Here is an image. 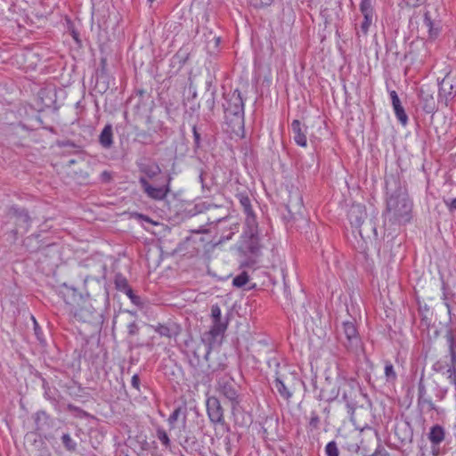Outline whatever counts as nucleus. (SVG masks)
I'll use <instances>...</instances> for the list:
<instances>
[{"instance_id": "obj_1", "label": "nucleus", "mask_w": 456, "mask_h": 456, "mask_svg": "<svg viewBox=\"0 0 456 456\" xmlns=\"http://www.w3.org/2000/svg\"><path fill=\"white\" fill-rule=\"evenodd\" d=\"M387 208L385 218L392 224H403L411 219L412 202L410 200L405 183L398 175L386 178Z\"/></svg>"}, {"instance_id": "obj_2", "label": "nucleus", "mask_w": 456, "mask_h": 456, "mask_svg": "<svg viewBox=\"0 0 456 456\" xmlns=\"http://www.w3.org/2000/svg\"><path fill=\"white\" fill-rule=\"evenodd\" d=\"M138 171L143 175L139 177V183L142 190L148 198L154 200H162L170 192L171 175L165 177L163 183L157 186L152 185L149 180H152L161 174L159 165L153 159L146 157L138 159L135 162Z\"/></svg>"}, {"instance_id": "obj_3", "label": "nucleus", "mask_w": 456, "mask_h": 456, "mask_svg": "<svg viewBox=\"0 0 456 456\" xmlns=\"http://www.w3.org/2000/svg\"><path fill=\"white\" fill-rule=\"evenodd\" d=\"M224 98L223 109L226 123L232 126V128L236 126L239 128L243 127L244 102L240 91L235 89L229 94H224Z\"/></svg>"}, {"instance_id": "obj_4", "label": "nucleus", "mask_w": 456, "mask_h": 456, "mask_svg": "<svg viewBox=\"0 0 456 456\" xmlns=\"http://www.w3.org/2000/svg\"><path fill=\"white\" fill-rule=\"evenodd\" d=\"M339 395L341 396V401L346 404L347 413L351 419L359 406V398L362 396L367 397V395L362 393L359 382L355 379L346 376L340 377Z\"/></svg>"}, {"instance_id": "obj_5", "label": "nucleus", "mask_w": 456, "mask_h": 456, "mask_svg": "<svg viewBox=\"0 0 456 456\" xmlns=\"http://www.w3.org/2000/svg\"><path fill=\"white\" fill-rule=\"evenodd\" d=\"M240 248L251 255L258 256L261 250L257 221L245 223L241 235Z\"/></svg>"}, {"instance_id": "obj_6", "label": "nucleus", "mask_w": 456, "mask_h": 456, "mask_svg": "<svg viewBox=\"0 0 456 456\" xmlns=\"http://www.w3.org/2000/svg\"><path fill=\"white\" fill-rule=\"evenodd\" d=\"M228 326L227 321H222V317L212 320V326L208 331L201 335V342L206 346V353L204 359L208 361L209 353L213 346L218 342L219 338H222Z\"/></svg>"}, {"instance_id": "obj_7", "label": "nucleus", "mask_w": 456, "mask_h": 456, "mask_svg": "<svg viewBox=\"0 0 456 456\" xmlns=\"http://www.w3.org/2000/svg\"><path fill=\"white\" fill-rule=\"evenodd\" d=\"M216 391L231 403L232 410L240 404L239 391L231 376L225 374L216 379Z\"/></svg>"}, {"instance_id": "obj_8", "label": "nucleus", "mask_w": 456, "mask_h": 456, "mask_svg": "<svg viewBox=\"0 0 456 456\" xmlns=\"http://www.w3.org/2000/svg\"><path fill=\"white\" fill-rule=\"evenodd\" d=\"M455 97L456 74L448 72L441 81H438V101L448 106Z\"/></svg>"}, {"instance_id": "obj_9", "label": "nucleus", "mask_w": 456, "mask_h": 456, "mask_svg": "<svg viewBox=\"0 0 456 456\" xmlns=\"http://www.w3.org/2000/svg\"><path fill=\"white\" fill-rule=\"evenodd\" d=\"M342 332L346 338L342 340L343 346L349 353L357 354L361 348V339L354 323L350 321L343 322Z\"/></svg>"}, {"instance_id": "obj_10", "label": "nucleus", "mask_w": 456, "mask_h": 456, "mask_svg": "<svg viewBox=\"0 0 456 456\" xmlns=\"http://www.w3.org/2000/svg\"><path fill=\"white\" fill-rule=\"evenodd\" d=\"M207 224H216L217 230L221 232L220 240H229L232 235L239 232V224L232 220L230 216H224L219 218H208Z\"/></svg>"}, {"instance_id": "obj_11", "label": "nucleus", "mask_w": 456, "mask_h": 456, "mask_svg": "<svg viewBox=\"0 0 456 456\" xmlns=\"http://www.w3.org/2000/svg\"><path fill=\"white\" fill-rule=\"evenodd\" d=\"M340 377L342 376H338L335 380L327 377L317 395V398L328 403L338 400L340 395Z\"/></svg>"}, {"instance_id": "obj_12", "label": "nucleus", "mask_w": 456, "mask_h": 456, "mask_svg": "<svg viewBox=\"0 0 456 456\" xmlns=\"http://www.w3.org/2000/svg\"><path fill=\"white\" fill-rule=\"evenodd\" d=\"M207 414L211 423L215 425H224V409L220 400L215 396H208L206 401Z\"/></svg>"}, {"instance_id": "obj_13", "label": "nucleus", "mask_w": 456, "mask_h": 456, "mask_svg": "<svg viewBox=\"0 0 456 456\" xmlns=\"http://www.w3.org/2000/svg\"><path fill=\"white\" fill-rule=\"evenodd\" d=\"M434 94V88L428 85H422L418 90L419 105L427 114H433L437 110Z\"/></svg>"}, {"instance_id": "obj_14", "label": "nucleus", "mask_w": 456, "mask_h": 456, "mask_svg": "<svg viewBox=\"0 0 456 456\" xmlns=\"http://www.w3.org/2000/svg\"><path fill=\"white\" fill-rule=\"evenodd\" d=\"M7 215L11 219H14L17 228L23 229L25 232L30 228L31 217L26 208L12 206L9 208ZM12 232L16 235L18 229L13 230Z\"/></svg>"}, {"instance_id": "obj_15", "label": "nucleus", "mask_w": 456, "mask_h": 456, "mask_svg": "<svg viewBox=\"0 0 456 456\" xmlns=\"http://www.w3.org/2000/svg\"><path fill=\"white\" fill-rule=\"evenodd\" d=\"M211 352L209 353V354ZM207 367L203 368L201 367L200 370L199 371L196 378L200 379L201 381H210L212 379V376L218 372V371H224L227 364L225 362V359L219 357L216 361L212 360L210 355L208 356V361H207Z\"/></svg>"}, {"instance_id": "obj_16", "label": "nucleus", "mask_w": 456, "mask_h": 456, "mask_svg": "<svg viewBox=\"0 0 456 456\" xmlns=\"http://www.w3.org/2000/svg\"><path fill=\"white\" fill-rule=\"evenodd\" d=\"M60 295L67 305L70 306V313H73L75 308H77L82 303L86 304L84 296L79 293L74 287L63 284L60 289Z\"/></svg>"}, {"instance_id": "obj_17", "label": "nucleus", "mask_w": 456, "mask_h": 456, "mask_svg": "<svg viewBox=\"0 0 456 456\" xmlns=\"http://www.w3.org/2000/svg\"><path fill=\"white\" fill-rule=\"evenodd\" d=\"M445 344L451 361H456V322H450L445 326L444 335Z\"/></svg>"}, {"instance_id": "obj_18", "label": "nucleus", "mask_w": 456, "mask_h": 456, "mask_svg": "<svg viewBox=\"0 0 456 456\" xmlns=\"http://www.w3.org/2000/svg\"><path fill=\"white\" fill-rule=\"evenodd\" d=\"M347 216L351 226L358 230L359 234L362 236L360 228L367 217L365 208L362 205H353L348 211Z\"/></svg>"}, {"instance_id": "obj_19", "label": "nucleus", "mask_w": 456, "mask_h": 456, "mask_svg": "<svg viewBox=\"0 0 456 456\" xmlns=\"http://www.w3.org/2000/svg\"><path fill=\"white\" fill-rule=\"evenodd\" d=\"M235 197L239 200L243 209V213L246 216L245 223H248L249 221H256V216L253 210L248 191L247 190L237 191Z\"/></svg>"}, {"instance_id": "obj_20", "label": "nucleus", "mask_w": 456, "mask_h": 456, "mask_svg": "<svg viewBox=\"0 0 456 456\" xmlns=\"http://www.w3.org/2000/svg\"><path fill=\"white\" fill-rule=\"evenodd\" d=\"M428 438L432 445L433 455L436 456L439 453V448L437 446L445 438V429L443 426L436 424L430 428L428 434Z\"/></svg>"}, {"instance_id": "obj_21", "label": "nucleus", "mask_w": 456, "mask_h": 456, "mask_svg": "<svg viewBox=\"0 0 456 456\" xmlns=\"http://www.w3.org/2000/svg\"><path fill=\"white\" fill-rule=\"evenodd\" d=\"M276 367L277 368L280 367L279 362L277 363ZM286 379H287V377L284 374H282L280 370H278V369H276L275 375H274V380H273L274 387L276 388L279 395L284 400L289 401L292 397L293 394L290 391V389L288 387V386L286 385Z\"/></svg>"}, {"instance_id": "obj_22", "label": "nucleus", "mask_w": 456, "mask_h": 456, "mask_svg": "<svg viewBox=\"0 0 456 456\" xmlns=\"http://www.w3.org/2000/svg\"><path fill=\"white\" fill-rule=\"evenodd\" d=\"M291 130L293 133L294 142L300 147L307 146V126L302 124L298 119H294L291 122Z\"/></svg>"}, {"instance_id": "obj_23", "label": "nucleus", "mask_w": 456, "mask_h": 456, "mask_svg": "<svg viewBox=\"0 0 456 456\" xmlns=\"http://www.w3.org/2000/svg\"><path fill=\"white\" fill-rule=\"evenodd\" d=\"M72 314L76 319L84 322H94L100 316V314L94 307L86 305H80L77 308H75Z\"/></svg>"}, {"instance_id": "obj_24", "label": "nucleus", "mask_w": 456, "mask_h": 456, "mask_svg": "<svg viewBox=\"0 0 456 456\" xmlns=\"http://www.w3.org/2000/svg\"><path fill=\"white\" fill-rule=\"evenodd\" d=\"M418 405L421 408L427 407L428 411L436 410V406L431 398L428 396L427 388L422 378L418 384Z\"/></svg>"}, {"instance_id": "obj_25", "label": "nucleus", "mask_w": 456, "mask_h": 456, "mask_svg": "<svg viewBox=\"0 0 456 456\" xmlns=\"http://www.w3.org/2000/svg\"><path fill=\"white\" fill-rule=\"evenodd\" d=\"M99 142L104 149H110L113 145V129L110 124L105 125L99 135Z\"/></svg>"}, {"instance_id": "obj_26", "label": "nucleus", "mask_w": 456, "mask_h": 456, "mask_svg": "<svg viewBox=\"0 0 456 456\" xmlns=\"http://www.w3.org/2000/svg\"><path fill=\"white\" fill-rule=\"evenodd\" d=\"M36 431L41 433L49 428L50 416L45 411H38L34 416Z\"/></svg>"}, {"instance_id": "obj_27", "label": "nucleus", "mask_w": 456, "mask_h": 456, "mask_svg": "<svg viewBox=\"0 0 456 456\" xmlns=\"http://www.w3.org/2000/svg\"><path fill=\"white\" fill-rule=\"evenodd\" d=\"M424 25L428 28L429 37L436 38L439 35V21L433 20L428 11L424 13Z\"/></svg>"}, {"instance_id": "obj_28", "label": "nucleus", "mask_w": 456, "mask_h": 456, "mask_svg": "<svg viewBox=\"0 0 456 456\" xmlns=\"http://www.w3.org/2000/svg\"><path fill=\"white\" fill-rule=\"evenodd\" d=\"M189 58V53L183 49L177 51V53L171 59V66H177L178 69H181L187 61Z\"/></svg>"}, {"instance_id": "obj_29", "label": "nucleus", "mask_w": 456, "mask_h": 456, "mask_svg": "<svg viewBox=\"0 0 456 456\" xmlns=\"http://www.w3.org/2000/svg\"><path fill=\"white\" fill-rule=\"evenodd\" d=\"M199 348L200 346L193 350L192 357L189 359V364L192 368V374L194 377H197L199 371L202 367L200 364V355L199 354Z\"/></svg>"}, {"instance_id": "obj_30", "label": "nucleus", "mask_w": 456, "mask_h": 456, "mask_svg": "<svg viewBox=\"0 0 456 456\" xmlns=\"http://www.w3.org/2000/svg\"><path fill=\"white\" fill-rule=\"evenodd\" d=\"M183 415V421L185 422L186 419V408L185 407H176L173 412L169 415L167 419V422L170 425V427L173 428H175V422L178 420L179 417Z\"/></svg>"}, {"instance_id": "obj_31", "label": "nucleus", "mask_w": 456, "mask_h": 456, "mask_svg": "<svg viewBox=\"0 0 456 456\" xmlns=\"http://www.w3.org/2000/svg\"><path fill=\"white\" fill-rule=\"evenodd\" d=\"M114 284L116 289L120 292H124L129 287L127 279L120 273H116Z\"/></svg>"}, {"instance_id": "obj_32", "label": "nucleus", "mask_w": 456, "mask_h": 456, "mask_svg": "<svg viewBox=\"0 0 456 456\" xmlns=\"http://www.w3.org/2000/svg\"><path fill=\"white\" fill-rule=\"evenodd\" d=\"M181 445L186 452H193L197 451V447L199 446L197 439L194 436H186L182 442Z\"/></svg>"}, {"instance_id": "obj_33", "label": "nucleus", "mask_w": 456, "mask_h": 456, "mask_svg": "<svg viewBox=\"0 0 456 456\" xmlns=\"http://www.w3.org/2000/svg\"><path fill=\"white\" fill-rule=\"evenodd\" d=\"M386 380L390 383H394L397 379V374L395 371L393 364L387 361L384 368Z\"/></svg>"}, {"instance_id": "obj_34", "label": "nucleus", "mask_w": 456, "mask_h": 456, "mask_svg": "<svg viewBox=\"0 0 456 456\" xmlns=\"http://www.w3.org/2000/svg\"><path fill=\"white\" fill-rule=\"evenodd\" d=\"M395 115L399 122L405 126L408 123V116L402 104L393 106Z\"/></svg>"}, {"instance_id": "obj_35", "label": "nucleus", "mask_w": 456, "mask_h": 456, "mask_svg": "<svg viewBox=\"0 0 456 456\" xmlns=\"http://www.w3.org/2000/svg\"><path fill=\"white\" fill-rule=\"evenodd\" d=\"M31 320L33 322L34 334L37 341L43 346L46 345V340L44 336L43 330L33 315H31Z\"/></svg>"}, {"instance_id": "obj_36", "label": "nucleus", "mask_w": 456, "mask_h": 456, "mask_svg": "<svg viewBox=\"0 0 456 456\" xmlns=\"http://www.w3.org/2000/svg\"><path fill=\"white\" fill-rule=\"evenodd\" d=\"M363 16V20L362 22L361 23V31L362 32L363 35H367L368 32H369V28L370 27V25L372 24V21H373V18H374V13H366V14H362Z\"/></svg>"}, {"instance_id": "obj_37", "label": "nucleus", "mask_w": 456, "mask_h": 456, "mask_svg": "<svg viewBox=\"0 0 456 456\" xmlns=\"http://www.w3.org/2000/svg\"><path fill=\"white\" fill-rule=\"evenodd\" d=\"M156 435H157L158 439L161 442V444L166 448H170L171 441H170L168 435L165 429H163L162 428H158L157 431H156Z\"/></svg>"}, {"instance_id": "obj_38", "label": "nucleus", "mask_w": 456, "mask_h": 456, "mask_svg": "<svg viewBox=\"0 0 456 456\" xmlns=\"http://www.w3.org/2000/svg\"><path fill=\"white\" fill-rule=\"evenodd\" d=\"M248 274L247 272H242L239 275L233 278L232 280V285L237 288H242L245 286L248 281Z\"/></svg>"}, {"instance_id": "obj_39", "label": "nucleus", "mask_w": 456, "mask_h": 456, "mask_svg": "<svg viewBox=\"0 0 456 456\" xmlns=\"http://www.w3.org/2000/svg\"><path fill=\"white\" fill-rule=\"evenodd\" d=\"M61 442L64 447L69 452H73L77 448V443L71 438V436L69 434L62 435Z\"/></svg>"}, {"instance_id": "obj_40", "label": "nucleus", "mask_w": 456, "mask_h": 456, "mask_svg": "<svg viewBox=\"0 0 456 456\" xmlns=\"http://www.w3.org/2000/svg\"><path fill=\"white\" fill-rule=\"evenodd\" d=\"M325 453L327 456H338L339 451L335 441H330L325 447Z\"/></svg>"}, {"instance_id": "obj_41", "label": "nucleus", "mask_w": 456, "mask_h": 456, "mask_svg": "<svg viewBox=\"0 0 456 456\" xmlns=\"http://www.w3.org/2000/svg\"><path fill=\"white\" fill-rule=\"evenodd\" d=\"M320 424H321V419H320L319 415L317 414V412L314 411H311V416H310L309 423H308L311 430L319 428Z\"/></svg>"}, {"instance_id": "obj_42", "label": "nucleus", "mask_w": 456, "mask_h": 456, "mask_svg": "<svg viewBox=\"0 0 456 456\" xmlns=\"http://www.w3.org/2000/svg\"><path fill=\"white\" fill-rule=\"evenodd\" d=\"M360 11L362 14L374 13L371 0H362L360 3Z\"/></svg>"}, {"instance_id": "obj_43", "label": "nucleus", "mask_w": 456, "mask_h": 456, "mask_svg": "<svg viewBox=\"0 0 456 456\" xmlns=\"http://www.w3.org/2000/svg\"><path fill=\"white\" fill-rule=\"evenodd\" d=\"M155 331L162 337L171 338L173 336L172 330L167 325L159 324L155 328Z\"/></svg>"}, {"instance_id": "obj_44", "label": "nucleus", "mask_w": 456, "mask_h": 456, "mask_svg": "<svg viewBox=\"0 0 456 456\" xmlns=\"http://www.w3.org/2000/svg\"><path fill=\"white\" fill-rule=\"evenodd\" d=\"M273 0H249L250 4L256 9H263L270 6Z\"/></svg>"}, {"instance_id": "obj_45", "label": "nucleus", "mask_w": 456, "mask_h": 456, "mask_svg": "<svg viewBox=\"0 0 456 456\" xmlns=\"http://www.w3.org/2000/svg\"><path fill=\"white\" fill-rule=\"evenodd\" d=\"M206 92L212 96H216L217 90L211 77L206 81Z\"/></svg>"}, {"instance_id": "obj_46", "label": "nucleus", "mask_w": 456, "mask_h": 456, "mask_svg": "<svg viewBox=\"0 0 456 456\" xmlns=\"http://www.w3.org/2000/svg\"><path fill=\"white\" fill-rule=\"evenodd\" d=\"M192 134H193L194 148L199 149L200 147L201 137H200V134L199 133L196 126H192Z\"/></svg>"}, {"instance_id": "obj_47", "label": "nucleus", "mask_w": 456, "mask_h": 456, "mask_svg": "<svg viewBox=\"0 0 456 456\" xmlns=\"http://www.w3.org/2000/svg\"><path fill=\"white\" fill-rule=\"evenodd\" d=\"M139 326L135 322H132L127 325V333L129 336H135L139 333Z\"/></svg>"}, {"instance_id": "obj_48", "label": "nucleus", "mask_w": 456, "mask_h": 456, "mask_svg": "<svg viewBox=\"0 0 456 456\" xmlns=\"http://www.w3.org/2000/svg\"><path fill=\"white\" fill-rule=\"evenodd\" d=\"M211 317H212V320L216 319L217 321H218V318L222 317L221 309L218 305H213L211 306Z\"/></svg>"}, {"instance_id": "obj_49", "label": "nucleus", "mask_w": 456, "mask_h": 456, "mask_svg": "<svg viewBox=\"0 0 456 456\" xmlns=\"http://www.w3.org/2000/svg\"><path fill=\"white\" fill-rule=\"evenodd\" d=\"M216 96H212V94H208V98L206 100V106L210 111H213L216 107Z\"/></svg>"}, {"instance_id": "obj_50", "label": "nucleus", "mask_w": 456, "mask_h": 456, "mask_svg": "<svg viewBox=\"0 0 456 456\" xmlns=\"http://www.w3.org/2000/svg\"><path fill=\"white\" fill-rule=\"evenodd\" d=\"M67 409L71 411V412H74V413H77V414H84L86 415V411L84 410H82L80 407L78 406H76L72 403H69L67 405Z\"/></svg>"}, {"instance_id": "obj_51", "label": "nucleus", "mask_w": 456, "mask_h": 456, "mask_svg": "<svg viewBox=\"0 0 456 456\" xmlns=\"http://www.w3.org/2000/svg\"><path fill=\"white\" fill-rule=\"evenodd\" d=\"M131 385L134 389L140 392V377L138 374L133 375L131 379Z\"/></svg>"}, {"instance_id": "obj_52", "label": "nucleus", "mask_w": 456, "mask_h": 456, "mask_svg": "<svg viewBox=\"0 0 456 456\" xmlns=\"http://www.w3.org/2000/svg\"><path fill=\"white\" fill-rule=\"evenodd\" d=\"M389 95H390L393 106L401 104V101L398 97V94L395 90L390 91Z\"/></svg>"}, {"instance_id": "obj_53", "label": "nucleus", "mask_w": 456, "mask_h": 456, "mask_svg": "<svg viewBox=\"0 0 456 456\" xmlns=\"http://www.w3.org/2000/svg\"><path fill=\"white\" fill-rule=\"evenodd\" d=\"M370 456H390V454L387 452V451L384 447L379 446L374 453H372Z\"/></svg>"}, {"instance_id": "obj_54", "label": "nucleus", "mask_w": 456, "mask_h": 456, "mask_svg": "<svg viewBox=\"0 0 456 456\" xmlns=\"http://www.w3.org/2000/svg\"><path fill=\"white\" fill-rule=\"evenodd\" d=\"M445 204L449 208L450 211L456 210V198L452 199L450 200H445Z\"/></svg>"}, {"instance_id": "obj_55", "label": "nucleus", "mask_w": 456, "mask_h": 456, "mask_svg": "<svg viewBox=\"0 0 456 456\" xmlns=\"http://www.w3.org/2000/svg\"><path fill=\"white\" fill-rule=\"evenodd\" d=\"M101 180L104 183H109L111 180V174L108 171H103L101 174Z\"/></svg>"}, {"instance_id": "obj_56", "label": "nucleus", "mask_w": 456, "mask_h": 456, "mask_svg": "<svg viewBox=\"0 0 456 456\" xmlns=\"http://www.w3.org/2000/svg\"><path fill=\"white\" fill-rule=\"evenodd\" d=\"M404 1L407 5L415 7V6L419 5L423 0H404Z\"/></svg>"}, {"instance_id": "obj_57", "label": "nucleus", "mask_w": 456, "mask_h": 456, "mask_svg": "<svg viewBox=\"0 0 456 456\" xmlns=\"http://www.w3.org/2000/svg\"><path fill=\"white\" fill-rule=\"evenodd\" d=\"M130 300L135 305H142L141 297L136 296L135 294L130 297Z\"/></svg>"}, {"instance_id": "obj_58", "label": "nucleus", "mask_w": 456, "mask_h": 456, "mask_svg": "<svg viewBox=\"0 0 456 456\" xmlns=\"http://www.w3.org/2000/svg\"><path fill=\"white\" fill-rule=\"evenodd\" d=\"M443 298H444V305H445V307H446V309H447V311H448V314H449V315H451V313H452V306H451V305L449 304V302L447 301V296H446V292H445V291L444 292V297H443Z\"/></svg>"}, {"instance_id": "obj_59", "label": "nucleus", "mask_w": 456, "mask_h": 456, "mask_svg": "<svg viewBox=\"0 0 456 456\" xmlns=\"http://www.w3.org/2000/svg\"><path fill=\"white\" fill-rule=\"evenodd\" d=\"M123 293H125L129 298L134 295L130 286Z\"/></svg>"}, {"instance_id": "obj_60", "label": "nucleus", "mask_w": 456, "mask_h": 456, "mask_svg": "<svg viewBox=\"0 0 456 456\" xmlns=\"http://www.w3.org/2000/svg\"><path fill=\"white\" fill-rule=\"evenodd\" d=\"M421 324H422V325H425V326H427V327H428V326H429V324H430V321H429V319H428L427 316H425V315H424V316L421 318Z\"/></svg>"}, {"instance_id": "obj_61", "label": "nucleus", "mask_w": 456, "mask_h": 456, "mask_svg": "<svg viewBox=\"0 0 456 456\" xmlns=\"http://www.w3.org/2000/svg\"><path fill=\"white\" fill-rule=\"evenodd\" d=\"M199 180H200V183L202 185V188H204L205 187V183H204V171L203 170H200V175H199Z\"/></svg>"}, {"instance_id": "obj_62", "label": "nucleus", "mask_w": 456, "mask_h": 456, "mask_svg": "<svg viewBox=\"0 0 456 456\" xmlns=\"http://www.w3.org/2000/svg\"><path fill=\"white\" fill-rule=\"evenodd\" d=\"M137 135L139 137H142V138H144V139H146L149 136V134L146 132H144V131L139 133Z\"/></svg>"}, {"instance_id": "obj_63", "label": "nucleus", "mask_w": 456, "mask_h": 456, "mask_svg": "<svg viewBox=\"0 0 456 456\" xmlns=\"http://www.w3.org/2000/svg\"><path fill=\"white\" fill-rule=\"evenodd\" d=\"M43 388L45 390H49L48 383L45 381V379H43Z\"/></svg>"}, {"instance_id": "obj_64", "label": "nucleus", "mask_w": 456, "mask_h": 456, "mask_svg": "<svg viewBox=\"0 0 456 456\" xmlns=\"http://www.w3.org/2000/svg\"><path fill=\"white\" fill-rule=\"evenodd\" d=\"M45 398H47L48 400H51V399H52V397L50 396V392H49V390H45Z\"/></svg>"}]
</instances>
